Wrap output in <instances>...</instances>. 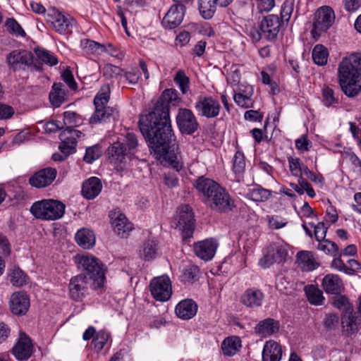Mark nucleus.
<instances>
[{
    "label": "nucleus",
    "mask_w": 361,
    "mask_h": 361,
    "mask_svg": "<svg viewBox=\"0 0 361 361\" xmlns=\"http://www.w3.org/2000/svg\"><path fill=\"white\" fill-rule=\"evenodd\" d=\"M218 244L214 239H206L194 244L196 255L204 261L211 260L216 251Z\"/></svg>",
    "instance_id": "obj_22"
},
{
    "label": "nucleus",
    "mask_w": 361,
    "mask_h": 361,
    "mask_svg": "<svg viewBox=\"0 0 361 361\" xmlns=\"http://www.w3.org/2000/svg\"><path fill=\"white\" fill-rule=\"evenodd\" d=\"M68 136V132H61L59 135V138L61 140L59 149L62 154H65V157L74 153L77 145V140L75 137Z\"/></svg>",
    "instance_id": "obj_34"
},
{
    "label": "nucleus",
    "mask_w": 361,
    "mask_h": 361,
    "mask_svg": "<svg viewBox=\"0 0 361 361\" xmlns=\"http://www.w3.org/2000/svg\"><path fill=\"white\" fill-rule=\"evenodd\" d=\"M92 288V281L85 274H80L71 278L68 288L71 298L79 301L86 295L88 287Z\"/></svg>",
    "instance_id": "obj_14"
},
{
    "label": "nucleus",
    "mask_w": 361,
    "mask_h": 361,
    "mask_svg": "<svg viewBox=\"0 0 361 361\" xmlns=\"http://www.w3.org/2000/svg\"><path fill=\"white\" fill-rule=\"evenodd\" d=\"M111 224L114 231L121 238H127L133 228L132 223L123 214L121 213L118 214L114 219L112 217Z\"/></svg>",
    "instance_id": "obj_29"
},
{
    "label": "nucleus",
    "mask_w": 361,
    "mask_h": 361,
    "mask_svg": "<svg viewBox=\"0 0 361 361\" xmlns=\"http://www.w3.org/2000/svg\"><path fill=\"white\" fill-rule=\"evenodd\" d=\"M82 122V119L78 114L74 111H65L63 113V123L68 127H73L80 126Z\"/></svg>",
    "instance_id": "obj_56"
},
{
    "label": "nucleus",
    "mask_w": 361,
    "mask_h": 361,
    "mask_svg": "<svg viewBox=\"0 0 361 361\" xmlns=\"http://www.w3.org/2000/svg\"><path fill=\"white\" fill-rule=\"evenodd\" d=\"M254 94L253 87L248 84H239L237 91H234L233 99L235 104L243 108L252 107L254 100L252 97Z\"/></svg>",
    "instance_id": "obj_21"
},
{
    "label": "nucleus",
    "mask_w": 361,
    "mask_h": 361,
    "mask_svg": "<svg viewBox=\"0 0 361 361\" xmlns=\"http://www.w3.org/2000/svg\"><path fill=\"white\" fill-rule=\"evenodd\" d=\"M149 288L152 295L157 301H167L172 294L171 280L165 275L154 278L150 281Z\"/></svg>",
    "instance_id": "obj_11"
},
{
    "label": "nucleus",
    "mask_w": 361,
    "mask_h": 361,
    "mask_svg": "<svg viewBox=\"0 0 361 361\" xmlns=\"http://www.w3.org/2000/svg\"><path fill=\"white\" fill-rule=\"evenodd\" d=\"M110 92V85L108 83L104 84L94 99L95 107L106 106V105L109 100Z\"/></svg>",
    "instance_id": "obj_44"
},
{
    "label": "nucleus",
    "mask_w": 361,
    "mask_h": 361,
    "mask_svg": "<svg viewBox=\"0 0 361 361\" xmlns=\"http://www.w3.org/2000/svg\"><path fill=\"white\" fill-rule=\"evenodd\" d=\"M75 239L78 245L84 249H90L95 244L94 232L86 228L78 230L75 233Z\"/></svg>",
    "instance_id": "obj_32"
},
{
    "label": "nucleus",
    "mask_w": 361,
    "mask_h": 361,
    "mask_svg": "<svg viewBox=\"0 0 361 361\" xmlns=\"http://www.w3.org/2000/svg\"><path fill=\"white\" fill-rule=\"evenodd\" d=\"M271 190L265 189L260 185H257L250 191L251 198L255 202H265L271 197Z\"/></svg>",
    "instance_id": "obj_46"
},
{
    "label": "nucleus",
    "mask_w": 361,
    "mask_h": 361,
    "mask_svg": "<svg viewBox=\"0 0 361 361\" xmlns=\"http://www.w3.org/2000/svg\"><path fill=\"white\" fill-rule=\"evenodd\" d=\"M121 76H123L129 84L136 85L141 77V73L137 68L135 67L130 68L129 71H123Z\"/></svg>",
    "instance_id": "obj_58"
},
{
    "label": "nucleus",
    "mask_w": 361,
    "mask_h": 361,
    "mask_svg": "<svg viewBox=\"0 0 361 361\" xmlns=\"http://www.w3.org/2000/svg\"><path fill=\"white\" fill-rule=\"evenodd\" d=\"M107 155L109 161L116 167L126 164L127 159L133 158L127 152L125 144L121 142H115L111 144L107 149Z\"/></svg>",
    "instance_id": "obj_18"
},
{
    "label": "nucleus",
    "mask_w": 361,
    "mask_h": 361,
    "mask_svg": "<svg viewBox=\"0 0 361 361\" xmlns=\"http://www.w3.org/2000/svg\"><path fill=\"white\" fill-rule=\"evenodd\" d=\"M281 27V20L277 15L269 14L263 18L259 28L267 41L275 40Z\"/></svg>",
    "instance_id": "obj_17"
},
{
    "label": "nucleus",
    "mask_w": 361,
    "mask_h": 361,
    "mask_svg": "<svg viewBox=\"0 0 361 361\" xmlns=\"http://www.w3.org/2000/svg\"><path fill=\"white\" fill-rule=\"evenodd\" d=\"M199 269L197 266H189L184 269L181 275V281L186 283H193L198 279Z\"/></svg>",
    "instance_id": "obj_52"
},
{
    "label": "nucleus",
    "mask_w": 361,
    "mask_h": 361,
    "mask_svg": "<svg viewBox=\"0 0 361 361\" xmlns=\"http://www.w3.org/2000/svg\"><path fill=\"white\" fill-rule=\"evenodd\" d=\"M108 339L109 334L104 331H99L93 338L92 343L97 351H100L104 347Z\"/></svg>",
    "instance_id": "obj_60"
},
{
    "label": "nucleus",
    "mask_w": 361,
    "mask_h": 361,
    "mask_svg": "<svg viewBox=\"0 0 361 361\" xmlns=\"http://www.w3.org/2000/svg\"><path fill=\"white\" fill-rule=\"evenodd\" d=\"M268 252L276 263L283 262L287 255V250L286 248L279 244H272L268 247Z\"/></svg>",
    "instance_id": "obj_48"
},
{
    "label": "nucleus",
    "mask_w": 361,
    "mask_h": 361,
    "mask_svg": "<svg viewBox=\"0 0 361 361\" xmlns=\"http://www.w3.org/2000/svg\"><path fill=\"white\" fill-rule=\"evenodd\" d=\"M57 176L55 168L46 167L35 172L28 179L29 184L36 188H44L49 186Z\"/></svg>",
    "instance_id": "obj_15"
},
{
    "label": "nucleus",
    "mask_w": 361,
    "mask_h": 361,
    "mask_svg": "<svg viewBox=\"0 0 361 361\" xmlns=\"http://www.w3.org/2000/svg\"><path fill=\"white\" fill-rule=\"evenodd\" d=\"M202 202L206 205L221 185L215 180L204 176H200L193 184Z\"/></svg>",
    "instance_id": "obj_13"
},
{
    "label": "nucleus",
    "mask_w": 361,
    "mask_h": 361,
    "mask_svg": "<svg viewBox=\"0 0 361 361\" xmlns=\"http://www.w3.org/2000/svg\"><path fill=\"white\" fill-rule=\"evenodd\" d=\"M245 169V160L244 154L237 151L233 159V171L235 173L236 181L240 182L244 176Z\"/></svg>",
    "instance_id": "obj_35"
},
{
    "label": "nucleus",
    "mask_w": 361,
    "mask_h": 361,
    "mask_svg": "<svg viewBox=\"0 0 361 361\" xmlns=\"http://www.w3.org/2000/svg\"><path fill=\"white\" fill-rule=\"evenodd\" d=\"M317 248L332 257H336L339 251L338 246L335 242L326 238L318 241Z\"/></svg>",
    "instance_id": "obj_43"
},
{
    "label": "nucleus",
    "mask_w": 361,
    "mask_h": 361,
    "mask_svg": "<svg viewBox=\"0 0 361 361\" xmlns=\"http://www.w3.org/2000/svg\"><path fill=\"white\" fill-rule=\"evenodd\" d=\"M158 247L155 240H145L140 250V255L145 260H150L156 257L157 255Z\"/></svg>",
    "instance_id": "obj_39"
},
{
    "label": "nucleus",
    "mask_w": 361,
    "mask_h": 361,
    "mask_svg": "<svg viewBox=\"0 0 361 361\" xmlns=\"http://www.w3.org/2000/svg\"><path fill=\"white\" fill-rule=\"evenodd\" d=\"M206 206L216 213L224 214L233 212L236 208L235 200L222 186L216 192Z\"/></svg>",
    "instance_id": "obj_6"
},
{
    "label": "nucleus",
    "mask_w": 361,
    "mask_h": 361,
    "mask_svg": "<svg viewBox=\"0 0 361 361\" xmlns=\"http://www.w3.org/2000/svg\"><path fill=\"white\" fill-rule=\"evenodd\" d=\"M102 72L104 77L107 79H111L118 75L121 76L123 70L118 66L112 65L111 63H107L104 66L102 69Z\"/></svg>",
    "instance_id": "obj_57"
},
{
    "label": "nucleus",
    "mask_w": 361,
    "mask_h": 361,
    "mask_svg": "<svg viewBox=\"0 0 361 361\" xmlns=\"http://www.w3.org/2000/svg\"><path fill=\"white\" fill-rule=\"evenodd\" d=\"M46 20L56 32L61 35L72 33L75 23L72 17L66 16L55 9L47 14Z\"/></svg>",
    "instance_id": "obj_10"
},
{
    "label": "nucleus",
    "mask_w": 361,
    "mask_h": 361,
    "mask_svg": "<svg viewBox=\"0 0 361 361\" xmlns=\"http://www.w3.org/2000/svg\"><path fill=\"white\" fill-rule=\"evenodd\" d=\"M11 312L16 316L25 315L30 307V298L24 291L13 293L9 300Z\"/></svg>",
    "instance_id": "obj_19"
},
{
    "label": "nucleus",
    "mask_w": 361,
    "mask_h": 361,
    "mask_svg": "<svg viewBox=\"0 0 361 361\" xmlns=\"http://www.w3.org/2000/svg\"><path fill=\"white\" fill-rule=\"evenodd\" d=\"M6 61L8 66L13 71L25 70L29 68L31 71H40V66L34 62L33 54L25 49H15L6 56Z\"/></svg>",
    "instance_id": "obj_5"
},
{
    "label": "nucleus",
    "mask_w": 361,
    "mask_h": 361,
    "mask_svg": "<svg viewBox=\"0 0 361 361\" xmlns=\"http://www.w3.org/2000/svg\"><path fill=\"white\" fill-rule=\"evenodd\" d=\"M49 101L54 107H59L68 100V92L64 84L55 82L49 95Z\"/></svg>",
    "instance_id": "obj_30"
},
{
    "label": "nucleus",
    "mask_w": 361,
    "mask_h": 361,
    "mask_svg": "<svg viewBox=\"0 0 361 361\" xmlns=\"http://www.w3.org/2000/svg\"><path fill=\"white\" fill-rule=\"evenodd\" d=\"M240 347V340L237 336L227 337L221 343L224 355L229 357L234 355Z\"/></svg>",
    "instance_id": "obj_36"
},
{
    "label": "nucleus",
    "mask_w": 361,
    "mask_h": 361,
    "mask_svg": "<svg viewBox=\"0 0 361 361\" xmlns=\"http://www.w3.org/2000/svg\"><path fill=\"white\" fill-rule=\"evenodd\" d=\"M80 46L87 54L108 51L106 47L104 44L88 39L81 40Z\"/></svg>",
    "instance_id": "obj_42"
},
{
    "label": "nucleus",
    "mask_w": 361,
    "mask_h": 361,
    "mask_svg": "<svg viewBox=\"0 0 361 361\" xmlns=\"http://www.w3.org/2000/svg\"><path fill=\"white\" fill-rule=\"evenodd\" d=\"M280 323L272 318L260 321L255 328L256 334L263 336H271L279 331Z\"/></svg>",
    "instance_id": "obj_28"
},
{
    "label": "nucleus",
    "mask_w": 361,
    "mask_h": 361,
    "mask_svg": "<svg viewBox=\"0 0 361 361\" xmlns=\"http://www.w3.org/2000/svg\"><path fill=\"white\" fill-rule=\"evenodd\" d=\"M338 81L343 93L355 97L361 91V54H353L344 57L339 63Z\"/></svg>",
    "instance_id": "obj_2"
},
{
    "label": "nucleus",
    "mask_w": 361,
    "mask_h": 361,
    "mask_svg": "<svg viewBox=\"0 0 361 361\" xmlns=\"http://www.w3.org/2000/svg\"><path fill=\"white\" fill-rule=\"evenodd\" d=\"M329 51L323 44H318L314 46L312 52L314 63L318 66H324L327 63Z\"/></svg>",
    "instance_id": "obj_40"
},
{
    "label": "nucleus",
    "mask_w": 361,
    "mask_h": 361,
    "mask_svg": "<svg viewBox=\"0 0 361 361\" xmlns=\"http://www.w3.org/2000/svg\"><path fill=\"white\" fill-rule=\"evenodd\" d=\"M339 317L336 314H327L324 319L323 324L325 329L328 331L334 330L338 327Z\"/></svg>",
    "instance_id": "obj_62"
},
{
    "label": "nucleus",
    "mask_w": 361,
    "mask_h": 361,
    "mask_svg": "<svg viewBox=\"0 0 361 361\" xmlns=\"http://www.w3.org/2000/svg\"><path fill=\"white\" fill-rule=\"evenodd\" d=\"M185 11V5H172L162 19V25L170 30L178 27L183 20Z\"/></svg>",
    "instance_id": "obj_20"
},
{
    "label": "nucleus",
    "mask_w": 361,
    "mask_h": 361,
    "mask_svg": "<svg viewBox=\"0 0 361 361\" xmlns=\"http://www.w3.org/2000/svg\"><path fill=\"white\" fill-rule=\"evenodd\" d=\"M281 357V345L274 341L266 342L262 350V361H280Z\"/></svg>",
    "instance_id": "obj_31"
},
{
    "label": "nucleus",
    "mask_w": 361,
    "mask_h": 361,
    "mask_svg": "<svg viewBox=\"0 0 361 361\" xmlns=\"http://www.w3.org/2000/svg\"><path fill=\"white\" fill-rule=\"evenodd\" d=\"M197 308V305L193 300L185 299L178 303L175 312L178 317L188 320L196 315Z\"/></svg>",
    "instance_id": "obj_26"
},
{
    "label": "nucleus",
    "mask_w": 361,
    "mask_h": 361,
    "mask_svg": "<svg viewBox=\"0 0 361 361\" xmlns=\"http://www.w3.org/2000/svg\"><path fill=\"white\" fill-rule=\"evenodd\" d=\"M336 19L334 11L329 6H323L317 9L311 33L313 36L325 32L334 25Z\"/></svg>",
    "instance_id": "obj_7"
},
{
    "label": "nucleus",
    "mask_w": 361,
    "mask_h": 361,
    "mask_svg": "<svg viewBox=\"0 0 361 361\" xmlns=\"http://www.w3.org/2000/svg\"><path fill=\"white\" fill-rule=\"evenodd\" d=\"M176 124L182 134L192 135L199 128V123L193 112L186 108H180L176 115Z\"/></svg>",
    "instance_id": "obj_12"
},
{
    "label": "nucleus",
    "mask_w": 361,
    "mask_h": 361,
    "mask_svg": "<svg viewBox=\"0 0 361 361\" xmlns=\"http://www.w3.org/2000/svg\"><path fill=\"white\" fill-rule=\"evenodd\" d=\"M8 276L10 282L16 287L23 286L27 282V275L19 268L11 270Z\"/></svg>",
    "instance_id": "obj_47"
},
{
    "label": "nucleus",
    "mask_w": 361,
    "mask_h": 361,
    "mask_svg": "<svg viewBox=\"0 0 361 361\" xmlns=\"http://www.w3.org/2000/svg\"><path fill=\"white\" fill-rule=\"evenodd\" d=\"M217 6L216 0H198L200 13L204 19H211L214 16Z\"/></svg>",
    "instance_id": "obj_37"
},
{
    "label": "nucleus",
    "mask_w": 361,
    "mask_h": 361,
    "mask_svg": "<svg viewBox=\"0 0 361 361\" xmlns=\"http://www.w3.org/2000/svg\"><path fill=\"white\" fill-rule=\"evenodd\" d=\"M178 212L176 228L181 231L183 240L186 241L192 237L194 233V214L191 207L188 204L179 207Z\"/></svg>",
    "instance_id": "obj_8"
},
{
    "label": "nucleus",
    "mask_w": 361,
    "mask_h": 361,
    "mask_svg": "<svg viewBox=\"0 0 361 361\" xmlns=\"http://www.w3.org/2000/svg\"><path fill=\"white\" fill-rule=\"evenodd\" d=\"M359 319L353 312H345L341 318V325L343 331L348 334H353L357 329Z\"/></svg>",
    "instance_id": "obj_38"
},
{
    "label": "nucleus",
    "mask_w": 361,
    "mask_h": 361,
    "mask_svg": "<svg viewBox=\"0 0 361 361\" xmlns=\"http://www.w3.org/2000/svg\"><path fill=\"white\" fill-rule=\"evenodd\" d=\"M264 294L259 289L248 288L242 294L240 302L250 308H257L262 305Z\"/></svg>",
    "instance_id": "obj_24"
},
{
    "label": "nucleus",
    "mask_w": 361,
    "mask_h": 361,
    "mask_svg": "<svg viewBox=\"0 0 361 361\" xmlns=\"http://www.w3.org/2000/svg\"><path fill=\"white\" fill-rule=\"evenodd\" d=\"M295 0H286L283 4L280 20L288 21L294 9Z\"/></svg>",
    "instance_id": "obj_61"
},
{
    "label": "nucleus",
    "mask_w": 361,
    "mask_h": 361,
    "mask_svg": "<svg viewBox=\"0 0 361 361\" xmlns=\"http://www.w3.org/2000/svg\"><path fill=\"white\" fill-rule=\"evenodd\" d=\"M65 209L66 205L59 200L44 199L35 202L30 211L37 219L55 221L64 215Z\"/></svg>",
    "instance_id": "obj_4"
},
{
    "label": "nucleus",
    "mask_w": 361,
    "mask_h": 361,
    "mask_svg": "<svg viewBox=\"0 0 361 361\" xmlns=\"http://www.w3.org/2000/svg\"><path fill=\"white\" fill-rule=\"evenodd\" d=\"M194 108L198 116L214 118L219 115L221 105L219 102L212 96L200 95L196 99Z\"/></svg>",
    "instance_id": "obj_9"
},
{
    "label": "nucleus",
    "mask_w": 361,
    "mask_h": 361,
    "mask_svg": "<svg viewBox=\"0 0 361 361\" xmlns=\"http://www.w3.org/2000/svg\"><path fill=\"white\" fill-rule=\"evenodd\" d=\"M288 224V221L281 216L274 215L268 216V225L271 229H280L285 227Z\"/></svg>",
    "instance_id": "obj_63"
},
{
    "label": "nucleus",
    "mask_w": 361,
    "mask_h": 361,
    "mask_svg": "<svg viewBox=\"0 0 361 361\" xmlns=\"http://www.w3.org/2000/svg\"><path fill=\"white\" fill-rule=\"evenodd\" d=\"M5 26L8 32L16 37H25L26 35L25 32L21 27V25L16 21L13 18H8L6 19Z\"/></svg>",
    "instance_id": "obj_51"
},
{
    "label": "nucleus",
    "mask_w": 361,
    "mask_h": 361,
    "mask_svg": "<svg viewBox=\"0 0 361 361\" xmlns=\"http://www.w3.org/2000/svg\"><path fill=\"white\" fill-rule=\"evenodd\" d=\"M178 91L175 89L165 90L157 99L153 109L140 116L138 126L150 153L156 159L164 162V165L179 172L183 167L178 147L173 143L176 137L170 118L171 104L179 103Z\"/></svg>",
    "instance_id": "obj_1"
},
{
    "label": "nucleus",
    "mask_w": 361,
    "mask_h": 361,
    "mask_svg": "<svg viewBox=\"0 0 361 361\" xmlns=\"http://www.w3.org/2000/svg\"><path fill=\"white\" fill-rule=\"evenodd\" d=\"M305 293L308 301L314 305H320L324 300L323 292L314 285L307 286L305 288Z\"/></svg>",
    "instance_id": "obj_41"
},
{
    "label": "nucleus",
    "mask_w": 361,
    "mask_h": 361,
    "mask_svg": "<svg viewBox=\"0 0 361 361\" xmlns=\"http://www.w3.org/2000/svg\"><path fill=\"white\" fill-rule=\"evenodd\" d=\"M322 286L328 294L341 293L344 290V284L338 275L329 274L324 276Z\"/></svg>",
    "instance_id": "obj_25"
},
{
    "label": "nucleus",
    "mask_w": 361,
    "mask_h": 361,
    "mask_svg": "<svg viewBox=\"0 0 361 361\" xmlns=\"http://www.w3.org/2000/svg\"><path fill=\"white\" fill-rule=\"evenodd\" d=\"M102 155L101 147L99 145L89 147L86 149L83 160L87 164H92Z\"/></svg>",
    "instance_id": "obj_54"
},
{
    "label": "nucleus",
    "mask_w": 361,
    "mask_h": 361,
    "mask_svg": "<svg viewBox=\"0 0 361 361\" xmlns=\"http://www.w3.org/2000/svg\"><path fill=\"white\" fill-rule=\"evenodd\" d=\"M102 189V184L97 177H91L85 180L82 186V194L87 200H93L99 195Z\"/></svg>",
    "instance_id": "obj_27"
},
{
    "label": "nucleus",
    "mask_w": 361,
    "mask_h": 361,
    "mask_svg": "<svg viewBox=\"0 0 361 361\" xmlns=\"http://www.w3.org/2000/svg\"><path fill=\"white\" fill-rule=\"evenodd\" d=\"M298 266L305 271H311L319 267L312 252L309 251H300L297 254Z\"/></svg>",
    "instance_id": "obj_33"
},
{
    "label": "nucleus",
    "mask_w": 361,
    "mask_h": 361,
    "mask_svg": "<svg viewBox=\"0 0 361 361\" xmlns=\"http://www.w3.org/2000/svg\"><path fill=\"white\" fill-rule=\"evenodd\" d=\"M331 304L335 308L341 310H348L350 308L348 298L341 293L334 294L331 298Z\"/></svg>",
    "instance_id": "obj_53"
},
{
    "label": "nucleus",
    "mask_w": 361,
    "mask_h": 361,
    "mask_svg": "<svg viewBox=\"0 0 361 361\" xmlns=\"http://www.w3.org/2000/svg\"><path fill=\"white\" fill-rule=\"evenodd\" d=\"M322 102L327 107L333 106L339 103L338 95L329 86H324L322 89Z\"/></svg>",
    "instance_id": "obj_45"
},
{
    "label": "nucleus",
    "mask_w": 361,
    "mask_h": 361,
    "mask_svg": "<svg viewBox=\"0 0 361 361\" xmlns=\"http://www.w3.org/2000/svg\"><path fill=\"white\" fill-rule=\"evenodd\" d=\"M118 116L116 109L109 106H97L90 118V124L106 123L114 121Z\"/></svg>",
    "instance_id": "obj_23"
},
{
    "label": "nucleus",
    "mask_w": 361,
    "mask_h": 361,
    "mask_svg": "<svg viewBox=\"0 0 361 361\" xmlns=\"http://www.w3.org/2000/svg\"><path fill=\"white\" fill-rule=\"evenodd\" d=\"M125 147L127 149L128 154L133 157L137 151L139 146L137 137L133 133H128L125 137L124 142Z\"/></svg>",
    "instance_id": "obj_50"
},
{
    "label": "nucleus",
    "mask_w": 361,
    "mask_h": 361,
    "mask_svg": "<svg viewBox=\"0 0 361 361\" xmlns=\"http://www.w3.org/2000/svg\"><path fill=\"white\" fill-rule=\"evenodd\" d=\"M289 168L291 173L295 176H301V165L302 163L299 158L290 157L288 158Z\"/></svg>",
    "instance_id": "obj_64"
},
{
    "label": "nucleus",
    "mask_w": 361,
    "mask_h": 361,
    "mask_svg": "<svg viewBox=\"0 0 361 361\" xmlns=\"http://www.w3.org/2000/svg\"><path fill=\"white\" fill-rule=\"evenodd\" d=\"M252 6V0H236L233 6V13L236 15H243Z\"/></svg>",
    "instance_id": "obj_59"
},
{
    "label": "nucleus",
    "mask_w": 361,
    "mask_h": 361,
    "mask_svg": "<svg viewBox=\"0 0 361 361\" xmlns=\"http://www.w3.org/2000/svg\"><path fill=\"white\" fill-rule=\"evenodd\" d=\"M174 82L179 87L183 94H185L188 92L189 88L190 79L185 75L184 71L179 70L176 73L174 77Z\"/></svg>",
    "instance_id": "obj_55"
},
{
    "label": "nucleus",
    "mask_w": 361,
    "mask_h": 361,
    "mask_svg": "<svg viewBox=\"0 0 361 361\" xmlns=\"http://www.w3.org/2000/svg\"><path fill=\"white\" fill-rule=\"evenodd\" d=\"M33 350L32 340L25 332L20 331L16 343L11 349L12 354L18 360H27Z\"/></svg>",
    "instance_id": "obj_16"
},
{
    "label": "nucleus",
    "mask_w": 361,
    "mask_h": 361,
    "mask_svg": "<svg viewBox=\"0 0 361 361\" xmlns=\"http://www.w3.org/2000/svg\"><path fill=\"white\" fill-rule=\"evenodd\" d=\"M35 52L37 59L42 63L51 66H55L58 63L57 58L51 52L46 49L37 48L35 49Z\"/></svg>",
    "instance_id": "obj_49"
},
{
    "label": "nucleus",
    "mask_w": 361,
    "mask_h": 361,
    "mask_svg": "<svg viewBox=\"0 0 361 361\" xmlns=\"http://www.w3.org/2000/svg\"><path fill=\"white\" fill-rule=\"evenodd\" d=\"M80 269H82L87 279L92 281V288H101L104 283L106 267L100 259L91 255H81L75 257Z\"/></svg>",
    "instance_id": "obj_3"
}]
</instances>
